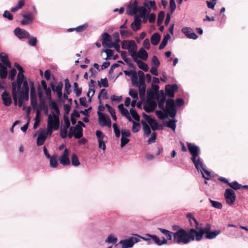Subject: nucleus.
Masks as SVG:
<instances>
[{"mask_svg":"<svg viewBox=\"0 0 248 248\" xmlns=\"http://www.w3.org/2000/svg\"><path fill=\"white\" fill-rule=\"evenodd\" d=\"M197 230L194 228L179 230L173 234V241L175 244H187L191 241L196 240Z\"/></svg>","mask_w":248,"mask_h":248,"instance_id":"1","label":"nucleus"},{"mask_svg":"<svg viewBox=\"0 0 248 248\" xmlns=\"http://www.w3.org/2000/svg\"><path fill=\"white\" fill-rule=\"evenodd\" d=\"M211 225L209 223L206 224L204 228H200L199 231H197L196 240L197 241L201 240L204 234L206 239H212L216 238L221 232L220 230H216L215 231H211Z\"/></svg>","mask_w":248,"mask_h":248,"instance_id":"2","label":"nucleus"},{"mask_svg":"<svg viewBox=\"0 0 248 248\" xmlns=\"http://www.w3.org/2000/svg\"><path fill=\"white\" fill-rule=\"evenodd\" d=\"M29 91V87L28 81H25L24 82L21 91H20V93L17 94H18V105L19 107H21L22 106L23 101L28 100Z\"/></svg>","mask_w":248,"mask_h":248,"instance_id":"3","label":"nucleus"},{"mask_svg":"<svg viewBox=\"0 0 248 248\" xmlns=\"http://www.w3.org/2000/svg\"><path fill=\"white\" fill-rule=\"evenodd\" d=\"M23 84V82L19 79H17L16 83L14 81L12 83V96L14 101V104L16 105L17 102V94L21 91V85Z\"/></svg>","mask_w":248,"mask_h":248,"instance_id":"4","label":"nucleus"},{"mask_svg":"<svg viewBox=\"0 0 248 248\" xmlns=\"http://www.w3.org/2000/svg\"><path fill=\"white\" fill-rule=\"evenodd\" d=\"M175 107L174 100L171 98L168 99L166 101V108L164 112L168 114L170 117L174 118L176 114V110Z\"/></svg>","mask_w":248,"mask_h":248,"instance_id":"5","label":"nucleus"},{"mask_svg":"<svg viewBox=\"0 0 248 248\" xmlns=\"http://www.w3.org/2000/svg\"><path fill=\"white\" fill-rule=\"evenodd\" d=\"M98 115V122L101 126H107L110 127L111 126V120L109 117L100 111H97Z\"/></svg>","mask_w":248,"mask_h":248,"instance_id":"6","label":"nucleus"},{"mask_svg":"<svg viewBox=\"0 0 248 248\" xmlns=\"http://www.w3.org/2000/svg\"><path fill=\"white\" fill-rule=\"evenodd\" d=\"M47 125L53 128L54 130H57L59 128L60 121L58 115L53 113V115H49L48 117Z\"/></svg>","mask_w":248,"mask_h":248,"instance_id":"7","label":"nucleus"},{"mask_svg":"<svg viewBox=\"0 0 248 248\" xmlns=\"http://www.w3.org/2000/svg\"><path fill=\"white\" fill-rule=\"evenodd\" d=\"M31 91H30V97H31V104L32 106L33 109H35L37 107V99L36 94L35 88L34 86V83L33 81H30L29 82Z\"/></svg>","mask_w":248,"mask_h":248,"instance_id":"8","label":"nucleus"},{"mask_svg":"<svg viewBox=\"0 0 248 248\" xmlns=\"http://www.w3.org/2000/svg\"><path fill=\"white\" fill-rule=\"evenodd\" d=\"M155 99L158 101V108L165 111L164 104L166 103V94L164 93L163 90H160L159 93H156Z\"/></svg>","mask_w":248,"mask_h":248,"instance_id":"9","label":"nucleus"},{"mask_svg":"<svg viewBox=\"0 0 248 248\" xmlns=\"http://www.w3.org/2000/svg\"><path fill=\"white\" fill-rule=\"evenodd\" d=\"M135 50H131V56L132 59L134 60V58L136 57V60H138V58L146 61L148 59V54L147 52L143 48H140L138 52Z\"/></svg>","mask_w":248,"mask_h":248,"instance_id":"10","label":"nucleus"},{"mask_svg":"<svg viewBox=\"0 0 248 248\" xmlns=\"http://www.w3.org/2000/svg\"><path fill=\"white\" fill-rule=\"evenodd\" d=\"M224 196L226 202L229 205H232L236 199V195L232 189L228 188L225 190Z\"/></svg>","mask_w":248,"mask_h":248,"instance_id":"11","label":"nucleus"},{"mask_svg":"<svg viewBox=\"0 0 248 248\" xmlns=\"http://www.w3.org/2000/svg\"><path fill=\"white\" fill-rule=\"evenodd\" d=\"M140 241L139 237H131L129 238L120 241L119 244L122 245V248H131L134 244Z\"/></svg>","mask_w":248,"mask_h":248,"instance_id":"12","label":"nucleus"},{"mask_svg":"<svg viewBox=\"0 0 248 248\" xmlns=\"http://www.w3.org/2000/svg\"><path fill=\"white\" fill-rule=\"evenodd\" d=\"M138 1L134 0L131 1L126 8V14L130 16L137 15L138 13Z\"/></svg>","mask_w":248,"mask_h":248,"instance_id":"13","label":"nucleus"},{"mask_svg":"<svg viewBox=\"0 0 248 248\" xmlns=\"http://www.w3.org/2000/svg\"><path fill=\"white\" fill-rule=\"evenodd\" d=\"M102 45L104 47L109 48L113 47V42L112 41L111 36L108 33L105 32L102 35Z\"/></svg>","mask_w":248,"mask_h":248,"instance_id":"14","label":"nucleus"},{"mask_svg":"<svg viewBox=\"0 0 248 248\" xmlns=\"http://www.w3.org/2000/svg\"><path fill=\"white\" fill-rule=\"evenodd\" d=\"M188 150L191 155V158L195 160V157H197L200 153V149L199 147L191 143L187 142Z\"/></svg>","mask_w":248,"mask_h":248,"instance_id":"15","label":"nucleus"},{"mask_svg":"<svg viewBox=\"0 0 248 248\" xmlns=\"http://www.w3.org/2000/svg\"><path fill=\"white\" fill-rule=\"evenodd\" d=\"M156 106L155 101L147 100L143 105V109L146 112L150 113L154 111Z\"/></svg>","mask_w":248,"mask_h":248,"instance_id":"16","label":"nucleus"},{"mask_svg":"<svg viewBox=\"0 0 248 248\" xmlns=\"http://www.w3.org/2000/svg\"><path fill=\"white\" fill-rule=\"evenodd\" d=\"M69 150L65 148L63 151V154L60 157V163L64 165L68 166L70 164V161L68 157Z\"/></svg>","mask_w":248,"mask_h":248,"instance_id":"17","label":"nucleus"},{"mask_svg":"<svg viewBox=\"0 0 248 248\" xmlns=\"http://www.w3.org/2000/svg\"><path fill=\"white\" fill-rule=\"evenodd\" d=\"M178 90V86L176 84L167 85L165 87L166 95L170 97L174 96V93Z\"/></svg>","mask_w":248,"mask_h":248,"instance_id":"18","label":"nucleus"},{"mask_svg":"<svg viewBox=\"0 0 248 248\" xmlns=\"http://www.w3.org/2000/svg\"><path fill=\"white\" fill-rule=\"evenodd\" d=\"M15 35L20 39L30 38V33L24 30L16 28L14 31Z\"/></svg>","mask_w":248,"mask_h":248,"instance_id":"19","label":"nucleus"},{"mask_svg":"<svg viewBox=\"0 0 248 248\" xmlns=\"http://www.w3.org/2000/svg\"><path fill=\"white\" fill-rule=\"evenodd\" d=\"M124 73L126 76L131 78L132 83L133 85H136L138 84V75L136 71L124 70Z\"/></svg>","mask_w":248,"mask_h":248,"instance_id":"20","label":"nucleus"},{"mask_svg":"<svg viewBox=\"0 0 248 248\" xmlns=\"http://www.w3.org/2000/svg\"><path fill=\"white\" fill-rule=\"evenodd\" d=\"M141 20L138 15L134 16V21L131 24V28L134 31H137L140 29Z\"/></svg>","mask_w":248,"mask_h":248,"instance_id":"21","label":"nucleus"},{"mask_svg":"<svg viewBox=\"0 0 248 248\" xmlns=\"http://www.w3.org/2000/svg\"><path fill=\"white\" fill-rule=\"evenodd\" d=\"M38 97L40 101V108L42 109H46L47 110V106L45 105V99L43 96V92L41 86H39L37 88Z\"/></svg>","mask_w":248,"mask_h":248,"instance_id":"22","label":"nucleus"},{"mask_svg":"<svg viewBox=\"0 0 248 248\" xmlns=\"http://www.w3.org/2000/svg\"><path fill=\"white\" fill-rule=\"evenodd\" d=\"M1 99L5 106H9L12 103V99L9 93L4 91L1 94Z\"/></svg>","mask_w":248,"mask_h":248,"instance_id":"23","label":"nucleus"},{"mask_svg":"<svg viewBox=\"0 0 248 248\" xmlns=\"http://www.w3.org/2000/svg\"><path fill=\"white\" fill-rule=\"evenodd\" d=\"M132 47L133 50L137 48V45L134 41L124 40L122 42V47L124 49H129Z\"/></svg>","mask_w":248,"mask_h":248,"instance_id":"24","label":"nucleus"},{"mask_svg":"<svg viewBox=\"0 0 248 248\" xmlns=\"http://www.w3.org/2000/svg\"><path fill=\"white\" fill-rule=\"evenodd\" d=\"M143 5L145 6L148 14L151 11V9L156 10L157 9L155 2L154 0H145L143 3Z\"/></svg>","mask_w":248,"mask_h":248,"instance_id":"25","label":"nucleus"},{"mask_svg":"<svg viewBox=\"0 0 248 248\" xmlns=\"http://www.w3.org/2000/svg\"><path fill=\"white\" fill-rule=\"evenodd\" d=\"M191 161L194 164L196 169L198 171L202 172V169H203V162L200 157H195V160L191 158Z\"/></svg>","mask_w":248,"mask_h":248,"instance_id":"26","label":"nucleus"},{"mask_svg":"<svg viewBox=\"0 0 248 248\" xmlns=\"http://www.w3.org/2000/svg\"><path fill=\"white\" fill-rule=\"evenodd\" d=\"M23 17L24 19L21 21L20 24L21 25H28L33 22V16L31 13L23 15Z\"/></svg>","mask_w":248,"mask_h":248,"instance_id":"27","label":"nucleus"},{"mask_svg":"<svg viewBox=\"0 0 248 248\" xmlns=\"http://www.w3.org/2000/svg\"><path fill=\"white\" fill-rule=\"evenodd\" d=\"M152 237V240L158 246H161L164 244H167V240L164 237L162 238V240H160L158 236L156 235H153V236H149Z\"/></svg>","mask_w":248,"mask_h":248,"instance_id":"28","label":"nucleus"},{"mask_svg":"<svg viewBox=\"0 0 248 248\" xmlns=\"http://www.w3.org/2000/svg\"><path fill=\"white\" fill-rule=\"evenodd\" d=\"M118 108L123 115L129 121H132V119L129 116L128 110L124 108L123 104L119 105Z\"/></svg>","mask_w":248,"mask_h":248,"instance_id":"29","label":"nucleus"},{"mask_svg":"<svg viewBox=\"0 0 248 248\" xmlns=\"http://www.w3.org/2000/svg\"><path fill=\"white\" fill-rule=\"evenodd\" d=\"M73 131L75 133V138L76 139H80L83 136V129L80 126L76 125L73 127Z\"/></svg>","mask_w":248,"mask_h":248,"instance_id":"30","label":"nucleus"},{"mask_svg":"<svg viewBox=\"0 0 248 248\" xmlns=\"http://www.w3.org/2000/svg\"><path fill=\"white\" fill-rule=\"evenodd\" d=\"M134 61L136 62L139 67V68L142 69L145 72H147L149 70L148 65L143 62L141 60H136V57L134 58Z\"/></svg>","mask_w":248,"mask_h":248,"instance_id":"31","label":"nucleus"},{"mask_svg":"<svg viewBox=\"0 0 248 248\" xmlns=\"http://www.w3.org/2000/svg\"><path fill=\"white\" fill-rule=\"evenodd\" d=\"M187 217L189 219L190 225L192 226H194L196 228V230L198 231L200 228H198L199 223L198 221L194 217L192 214L189 213L187 215Z\"/></svg>","mask_w":248,"mask_h":248,"instance_id":"32","label":"nucleus"},{"mask_svg":"<svg viewBox=\"0 0 248 248\" xmlns=\"http://www.w3.org/2000/svg\"><path fill=\"white\" fill-rule=\"evenodd\" d=\"M0 60L1 62L6 66L9 68L11 67V63L9 61L8 56L6 53L2 52L0 54Z\"/></svg>","mask_w":248,"mask_h":248,"instance_id":"33","label":"nucleus"},{"mask_svg":"<svg viewBox=\"0 0 248 248\" xmlns=\"http://www.w3.org/2000/svg\"><path fill=\"white\" fill-rule=\"evenodd\" d=\"M51 88L52 91L54 93L59 92L62 91V89L63 88V83L62 82L60 81L58 83V84L56 86H55L54 83L53 82L50 83V84Z\"/></svg>","mask_w":248,"mask_h":248,"instance_id":"34","label":"nucleus"},{"mask_svg":"<svg viewBox=\"0 0 248 248\" xmlns=\"http://www.w3.org/2000/svg\"><path fill=\"white\" fill-rule=\"evenodd\" d=\"M138 12L139 14V15L138 16L139 17H145L147 15H149L148 12L146 10V8H145V6H139L138 8Z\"/></svg>","mask_w":248,"mask_h":248,"instance_id":"35","label":"nucleus"},{"mask_svg":"<svg viewBox=\"0 0 248 248\" xmlns=\"http://www.w3.org/2000/svg\"><path fill=\"white\" fill-rule=\"evenodd\" d=\"M160 40V35L158 33H154L151 37V42L154 46L158 45Z\"/></svg>","mask_w":248,"mask_h":248,"instance_id":"36","label":"nucleus"},{"mask_svg":"<svg viewBox=\"0 0 248 248\" xmlns=\"http://www.w3.org/2000/svg\"><path fill=\"white\" fill-rule=\"evenodd\" d=\"M46 134L43 132L40 133L37 139V145L39 146L42 145L46 139Z\"/></svg>","mask_w":248,"mask_h":248,"instance_id":"37","label":"nucleus"},{"mask_svg":"<svg viewBox=\"0 0 248 248\" xmlns=\"http://www.w3.org/2000/svg\"><path fill=\"white\" fill-rule=\"evenodd\" d=\"M170 36L169 33H167L163 38L161 44L159 45V49H163L167 45L168 40L170 39Z\"/></svg>","mask_w":248,"mask_h":248,"instance_id":"38","label":"nucleus"},{"mask_svg":"<svg viewBox=\"0 0 248 248\" xmlns=\"http://www.w3.org/2000/svg\"><path fill=\"white\" fill-rule=\"evenodd\" d=\"M159 231L162 232L163 234H165L166 236L167 239L166 240H170L172 239V234L173 235V233L165 229L162 228H158Z\"/></svg>","mask_w":248,"mask_h":248,"instance_id":"39","label":"nucleus"},{"mask_svg":"<svg viewBox=\"0 0 248 248\" xmlns=\"http://www.w3.org/2000/svg\"><path fill=\"white\" fill-rule=\"evenodd\" d=\"M27 0H19L17 5L14 7H13L11 9V12H15L18 11V10L21 9L25 5V2Z\"/></svg>","mask_w":248,"mask_h":248,"instance_id":"40","label":"nucleus"},{"mask_svg":"<svg viewBox=\"0 0 248 248\" xmlns=\"http://www.w3.org/2000/svg\"><path fill=\"white\" fill-rule=\"evenodd\" d=\"M49 105L50 108L52 109H53L54 111L56 112V114H55L59 116L60 114V110L56 102L55 101H51V102H49Z\"/></svg>","mask_w":248,"mask_h":248,"instance_id":"41","label":"nucleus"},{"mask_svg":"<svg viewBox=\"0 0 248 248\" xmlns=\"http://www.w3.org/2000/svg\"><path fill=\"white\" fill-rule=\"evenodd\" d=\"M149 124H150L153 130L161 129L162 128V125H158L157 123L154 119L149 123Z\"/></svg>","mask_w":248,"mask_h":248,"instance_id":"42","label":"nucleus"},{"mask_svg":"<svg viewBox=\"0 0 248 248\" xmlns=\"http://www.w3.org/2000/svg\"><path fill=\"white\" fill-rule=\"evenodd\" d=\"M176 122L175 120H170L165 124V125L174 131L176 128Z\"/></svg>","mask_w":248,"mask_h":248,"instance_id":"43","label":"nucleus"},{"mask_svg":"<svg viewBox=\"0 0 248 248\" xmlns=\"http://www.w3.org/2000/svg\"><path fill=\"white\" fill-rule=\"evenodd\" d=\"M229 186L234 190H238L242 189V185L239 184L237 181H233L229 184Z\"/></svg>","mask_w":248,"mask_h":248,"instance_id":"44","label":"nucleus"},{"mask_svg":"<svg viewBox=\"0 0 248 248\" xmlns=\"http://www.w3.org/2000/svg\"><path fill=\"white\" fill-rule=\"evenodd\" d=\"M141 124L143 125V129L144 134L149 135L151 132L149 126L144 121H141Z\"/></svg>","mask_w":248,"mask_h":248,"instance_id":"45","label":"nucleus"},{"mask_svg":"<svg viewBox=\"0 0 248 248\" xmlns=\"http://www.w3.org/2000/svg\"><path fill=\"white\" fill-rule=\"evenodd\" d=\"M165 13L164 11H160L157 16V24L158 26H159L160 24H162L164 17H165Z\"/></svg>","mask_w":248,"mask_h":248,"instance_id":"46","label":"nucleus"},{"mask_svg":"<svg viewBox=\"0 0 248 248\" xmlns=\"http://www.w3.org/2000/svg\"><path fill=\"white\" fill-rule=\"evenodd\" d=\"M70 88L71 85L70 84L69 79L68 78H66L64 80V92H66V93H70L71 92Z\"/></svg>","mask_w":248,"mask_h":248,"instance_id":"47","label":"nucleus"},{"mask_svg":"<svg viewBox=\"0 0 248 248\" xmlns=\"http://www.w3.org/2000/svg\"><path fill=\"white\" fill-rule=\"evenodd\" d=\"M71 162L72 165L74 166H78L80 165L78 157L75 154H73L72 155Z\"/></svg>","mask_w":248,"mask_h":248,"instance_id":"48","label":"nucleus"},{"mask_svg":"<svg viewBox=\"0 0 248 248\" xmlns=\"http://www.w3.org/2000/svg\"><path fill=\"white\" fill-rule=\"evenodd\" d=\"M74 91L75 93H76V96H79L82 93V89L81 88H78V85L77 82H75L74 83Z\"/></svg>","mask_w":248,"mask_h":248,"instance_id":"49","label":"nucleus"},{"mask_svg":"<svg viewBox=\"0 0 248 248\" xmlns=\"http://www.w3.org/2000/svg\"><path fill=\"white\" fill-rule=\"evenodd\" d=\"M102 96L103 99H108L107 92L105 89H102L98 96V98L99 100L100 103H101V96Z\"/></svg>","mask_w":248,"mask_h":248,"instance_id":"50","label":"nucleus"},{"mask_svg":"<svg viewBox=\"0 0 248 248\" xmlns=\"http://www.w3.org/2000/svg\"><path fill=\"white\" fill-rule=\"evenodd\" d=\"M130 112L131 113L132 117L133 118L134 120H135L136 121H140V117L135 109L131 108L130 109Z\"/></svg>","mask_w":248,"mask_h":248,"instance_id":"51","label":"nucleus"},{"mask_svg":"<svg viewBox=\"0 0 248 248\" xmlns=\"http://www.w3.org/2000/svg\"><path fill=\"white\" fill-rule=\"evenodd\" d=\"M151 64L152 66L158 67L160 65V62L156 56H153L151 60Z\"/></svg>","mask_w":248,"mask_h":248,"instance_id":"52","label":"nucleus"},{"mask_svg":"<svg viewBox=\"0 0 248 248\" xmlns=\"http://www.w3.org/2000/svg\"><path fill=\"white\" fill-rule=\"evenodd\" d=\"M133 123V126L132 127V130L134 133L138 132L140 129V124L139 123H136L132 120Z\"/></svg>","mask_w":248,"mask_h":248,"instance_id":"53","label":"nucleus"},{"mask_svg":"<svg viewBox=\"0 0 248 248\" xmlns=\"http://www.w3.org/2000/svg\"><path fill=\"white\" fill-rule=\"evenodd\" d=\"M209 200H210V202L212 204V206L213 207L217 208V209H219L222 208V205L221 202H219L213 201L210 199H209Z\"/></svg>","mask_w":248,"mask_h":248,"instance_id":"54","label":"nucleus"},{"mask_svg":"<svg viewBox=\"0 0 248 248\" xmlns=\"http://www.w3.org/2000/svg\"><path fill=\"white\" fill-rule=\"evenodd\" d=\"M7 68L5 66H2V68L0 69V77L2 79H4L7 77Z\"/></svg>","mask_w":248,"mask_h":248,"instance_id":"55","label":"nucleus"},{"mask_svg":"<svg viewBox=\"0 0 248 248\" xmlns=\"http://www.w3.org/2000/svg\"><path fill=\"white\" fill-rule=\"evenodd\" d=\"M50 159V165L52 168H56L57 167L58 163L56 158L54 156H52Z\"/></svg>","mask_w":248,"mask_h":248,"instance_id":"56","label":"nucleus"},{"mask_svg":"<svg viewBox=\"0 0 248 248\" xmlns=\"http://www.w3.org/2000/svg\"><path fill=\"white\" fill-rule=\"evenodd\" d=\"M139 90V95L140 98H142L145 95L146 85L138 86Z\"/></svg>","mask_w":248,"mask_h":248,"instance_id":"57","label":"nucleus"},{"mask_svg":"<svg viewBox=\"0 0 248 248\" xmlns=\"http://www.w3.org/2000/svg\"><path fill=\"white\" fill-rule=\"evenodd\" d=\"M88 27V25L87 23H85L84 24H83L82 25H80L77 28H75V31L77 32H82L83 31H85L87 28Z\"/></svg>","mask_w":248,"mask_h":248,"instance_id":"58","label":"nucleus"},{"mask_svg":"<svg viewBox=\"0 0 248 248\" xmlns=\"http://www.w3.org/2000/svg\"><path fill=\"white\" fill-rule=\"evenodd\" d=\"M117 241V238L115 237L114 236L112 235H109L107 239L106 240L105 242L108 243H115Z\"/></svg>","mask_w":248,"mask_h":248,"instance_id":"59","label":"nucleus"},{"mask_svg":"<svg viewBox=\"0 0 248 248\" xmlns=\"http://www.w3.org/2000/svg\"><path fill=\"white\" fill-rule=\"evenodd\" d=\"M202 177L206 179L209 180V177L210 176V172L208 170H206L203 168V169H202Z\"/></svg>","mask_w":248,"mask_h":248,"instance_id":"60","label":"nucleus"},{"mask_svg":"<svg viewBox=\"0 0 248 248\" xmlns=\"http://www.w3.org/2000/svg\"><path fill=\"white\" fill-rule=\"evenodd\" d=\"M16 74V70L15 69L13 68L11 69L9 73V79L11 80H14Z\"/></svg>","mask_w":248,"mask_h":248,"instance_id":"61","label":"nucleus"},{"mask_svg":"<svg viewBox=\"0 0 248 248\" xmlns=\"http://www.w3.org/2000/svg\"><path fill=\"white\" fill-rule=\"evenodd\" d=\"M207 7L211 9H214L215 5L217 3V0H211V1H206Z\"/></svg>","mask_w":248,"mask_h":248,"instance_id":"62","label":"nucleus"},{"mask_svg":"<svg viewBox=\"0 0 248 248\" xmlns=\"http://www.w3.org/2000/svg\"><path fill=\"white\" fill-rule=\"evenodd\" d=\"M29 44L30 46H36L37 45V40L36 37H33L29 38Z\"/></svg>","mask_w":248,"mask_h":248,"instance_id":"63","label":"nucleus"},{"mask_svg":"<svg viewBox=\"0 0 248 248\" xmlns=\"http://www.w3.org/2000/svg\"><path fill=\"white\" fill-rule=\"evenodd\" d=\"M156 115L158 117L162 120L164 119L167 117V114H164L161 110H156L155 111Z\"/></svg>","mask_w":248,"mask_h":248,"instance_id":"64","label":"nucleus"}]
</instances>
